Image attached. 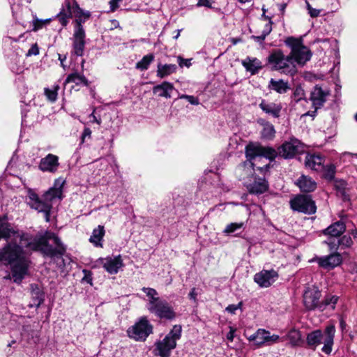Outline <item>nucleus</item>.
Instances as JSON below:
<instances>
[{"instance_id":"1","label":"nucleus","mask_w":357,"mask_h":357,"mask_svg":"<svg viewBox=\"0 0 357 357\" xmlns=\"http://www.w3.org/2000/svg\"><path fill=\"white\" fill-rule=\"evenodd\" d=\"M6 243L0 248V266H9L11 275L6 279L13 278L20 284L28 275L31 265L30 255L40 252L44 256L54 257L65 254L66 247L53 232L46 231L33 236L15 227L5 220L0 219V240Z\"/></svg>"},{"instance_id":"2","label":"nucleus","mask_w":357,"mask_h":357,"mask_svg":"<svg viewBox=\"0 0 357 357\" xmlns=\"http://www.w3.org/2000/svg\"><path fill=\"white\" fill-rule=\"evenodd\" d=\"M290 52L284 54L280 49L273 50L267 57V64L272 70L294 77L298 73V66H304L311 59L312 53L304 45L301 38L289 36L284 40Z\"/></svg>"},{"instance_id":"3","label":"nucleus","mask_w":357,"mask_h":357,"mask_svg":"<svg viewBox=\"0 0 357 357\" xmlns=\"http://www.w3.org/2000/svg\"><path fill=\"white\" fill-rule=\"evenodd\" d=\"M65 181L62 178L55 180L54 185L45 192L41 197L32 189L27 191V204L33 209L43 213L47 222L50 221V211L54 200L62 199V188Z\"/></svg>"},{"instance_id":"4","label":"nucleus","mask_w":357,"mask_h":357,"mask_svg":"<svg viewBox=\"0 0 357 357\" xmlns=\"http://www.w3.org/2000/svg\"><path fill=\"white\" fill-rule=\"evenodd\" d=\"M335 333V328L333 324L328 325L324 332L319 329L313 331L307 335V344L310 349L315 350L323 343L321 351L326 354H330L334 344Z\"/></svg>"},{"instance_id":"5","label":"nucleus","mask_w":357,"mask_h":357,"mask_svg":"<svg viewBox=\"0 0 357 357\" xmlns=\"http://www.w3.org/2000/svg\"><path fill=\"white\" fill-rule=\"evenodd\" d=\"M181 331L180 325H174L165 337L156 343V349L161 357L169 356L170 351L176 346V341L181 338Z\"/></svg>"},{"instance_id":"6","label":"nucleus","mask_w":357,"mask_h":357,"mask_svg":"<svg viewBox=\"0 0 357 357\" xmlns=\"http://www.w3.org/2000/svg\"><path fill=\"white\" fill-rule=\"evenodd\" d=\"M250 342H252L257 348L272 346L282 341L278 335L271 334L269 331L264 328H258L256 332L247 337Z\"/></svg>"},{"instance_id":"7","label":"nucleus","mask_w":357,"mask_h":357,"mask_svg":"<svg viewBox=\"0 0 357 357\" xmlns=\"http://www.w3.org/2000/svg\"><path fill=\"white\" fill-rule=\"evenodd\" d=\"M153 326L146 317H142L138 322L128 330V336L135 340H145L152 333Z\"/></svg>"},{"instance_id":"8","label":"nucleus","mask_w":357,"mask_h":357,"mask_svg":"<svg viewBox=\"0 0 357 357\" xmlns=\"http://www.w3.org/2000/svg\"><path fill=\"white\" fill-rule=\"evenodd\" d=\"M290 206L294 211L305 214H314L317 211L315 202L310 196L301 195L291 199Z\"/></svg>"},{"instance_id":"9","label":"nucleus","mask_w":357,"mask_h":357,"mask_svg":"<svg viewBox=\"0 0 357 357\" xmlns=\"http://www.w3.org/2000/svg\"><path fill=\"white\" fill-rule=\"evenodd\" d=\"M75 26L74 33L73 35L72 40H73V53L78 56H81L83 55L84 50L85 47V31L82 26V20H75Z\"/></svg>"},{"instance_id":"10","label":"nucleus","mask_w":357,"mask_h":357,"mask_svg":"<svg viewBox=\"0 0 357 357\" xmlns=\"http://www.w3.org/2000/svg\"><path fill=\"white\" fill-rule=\"evenodd\" d=\"M303 148V144L298 139L291 137L278 147V154L284 159H291L301 153Z\"/></svg>"},{"instance_id":"11","label":"nucleus","mask_w":357,"mask_h":357,"mask_svg":"<svg viewBox=\"0 0 357 357\" xmlns=\"http://www.w3.org/2000/svg\"><path fill=\"white\" fill-rule=\"evenodd\" d=\"M149 312L160 319L167 320H173L176 317L173 307L165 299H161Z\"/></svg>"},{"instance_id":"12","label":"nucleus","mask_w":357,"mask_h":357,"mask_svg":"<svg viewBox=\"0 0 357 357\" xmlns=\"http://www.w3.org/2000/svg\"><path fill=\"white\" fill-rule=\"evenodd\" d=\"M329 96V91L328 90H324L319 86H315L310 93V100L312 103V106L314 108V111L307 112L305 115L314 116L317 110L321 108L324 102L326 101L327 97Z\"/></svg>"},{"instance_id":"13","label":"nucleus","mask_w":357,"mask_h":357,"mask_svg":"<svg viewBox=\"0 0 357 357\" xmlns=\"http://www.w3.org/2000/svg\"><path fill=\"white\" fill-rule=\"evenodd\" d=\"M321 297V292L315 287H307L303 294V304L305 308L308 310H313L316 308L319 309L320 303L319 298Z\"/></svg>"},{"instance_id":"14","label":"nucleus","mask_w":357,"mask_h":357,"mask_svg":"<svg viewBox=\"0 0 357 357\" xmlns=\"http://www.w3.org/2000/svg\"><path fill=\"white\" fill-rule=\"evenodd\" d=\"M278 278V273L273 269L262 270L254 276L255 282L262 288L270 287Z\"/></svg>"},{"instance_id":"15","label":"nucleus","mask_w":357,"mask_h":357,"mask_svg":"<svg viewBox=\"0 0 357 357\" xmlns=\"http://www.w3.org/2000/svg\"><path fill=\"white\" fill-rule=\"evenodd\" d=\"M59 167V157L49 153L43 158L38 165V169L43 172L54 174L57 172Z\"/></svg>"},{"instance_id":"16","label":"nucleus","mask_w":357,"mask_h":357,"mask_svg":"<svg viewBox=\"0 0 357 357\" xmlns=\"http://www.w3.org/2000/svg\"><path fill=\"white\" fill-rule=\"evenodd\" d=\"M103 268L110 274H116L123 267V263L121 255L107 257L100 259Z\"/></svg>"},{"instance_id":"17","label":"nucleus","mask_w":357,"mask_h":357,"mask_svg":"<svg viewBox=\"0 0 357 357\" xmlns=\"http://www.w3.org/2000/svg\"><path fill=\"white\" fill-rule=\"evenodd\" d=\"M259 107L265 114L275 119L280 116L282 109L281 103L270 102L264 99L261 100Z\"/></svg>"},{"instance_id":"18","label":"nucleus","mask_w":357,"mask_h":357,"mask_svg":"<svg viewBox=\"0 0 357 357\" xmlns=\"http://www.w3.org/2000/svg\"><path fill=\"white\" fill-rule=\"evenodd\" d=\"M324 163L325 159L320 155L307 154L305 156V167L316 172H320L324 169Z\"/></svg>"},{"instance_id":"19","label":"nucleus","mask_w":357,"mask_h":357,"mask_svg":"<svg viewBox=\"0 0 357 357\" xmlns=\"http://www.w3.org/2000/svg\"><path fill=\"white\" fill-rule=\"evenodd\" d=\"M319 265L325 268H333L342 262V257L338 253L331 254L327 257L317 259Z\"/></svg>"},{"instance_id":"20","label":"nucleus","mask_w":357,"mask_h":357,"mask_svg":"<svg viewBox=\"0 0 357 357\" xmlns=\"http://www.w3.org/2000/svg\"><path fill=\"white\" fill-rule=\"evenodd\" d=\"M72 17V8L69 0H66L60 12L55 16L63 27L67 26Z\"/></svg>"},{"instance_id":"21","label":"nucleus","mask_w":357,"mask_h":357,"mask_svg":"<svg viewBox=\"0 0 357 357\" xmlns=\"http://www.w3.org/2000/svg\"><path fill=\"white\" fill-rule=\"evenodd\" d=\"M268 182L262 178H255L254 182L247 186L248 191L253 194L264 193L268 190Z\"/></svg>"},{"instance_id":"22","label":"nucleus","mask_w":357,"mask_h":357,"mask_svg":"<svg viewBox=\"0 0 357 357\" xmlns=\"http://www.w3.org/2000/svg\"><path fill=\"white\" fill-rule=\"evenodd\" d=\"M296 185L301 191L305 192H310L314 191L317 188V183L310 177L302 175L296 182Z\"/></svg>"},{"instance_id":"23","label":"nucleus","mask_w":357,"mask_h":357,"mask_svg":"<svg viewBox=\"0 0 357 357\" xmlns=\"http://www.w3.org/2000/svg\"><path fill=\"white\" fill-rule=\"evenodd\" d=\"M345 229L344 222L340 220L328 226L323 232L325 235H328L331 237H338L344 232Z\"/></svg>"},{"instance_id":"24","label":"nucleus","mask_w":357,"mask_h":357,"mask_svg":"<svg viewBox=\"0 0 357 357\" xmlns=\"http://www.w3.org/2000/svg\"><path fill=\"white\" fill-rule=\"evenodd\" d=\"M242 65L252 75L257 74L262 68V63L257 58L247 57L242 61Z\"/></svg>"},{"instance_id":"25","label":"nucleus","mask_w":357,"mask_h":357,"mask_svg":"<svg viewBox=\"0 0 357 357\" xmlns=\"http://www.w3.org/2000/svg\"><path fill=\"white\" fill-rule=\"evenodd\" d=\"M268 88L278 93H285L290 89V85L287 81L282 79L276 80L271 79L268 84Z\"/></svg>"},{"instance_id":"26","label":"nucleus","mask_w":357,"mask_h":357,"mask_svg":"<svg viewBox=\"0 0 357 357\" xmlns=\"http://www.w3.org/2000/svg\"><path fill=\"white\" fill-rule=\"evenodd\" d=\"M142 290L148 297V302L146 305V307L149 311L150 309L153 308L155 305H156L162 298L158 296V293L155 289L150 287H143Z\"/></svg>"},{"instance_id":"27","label":"nucleus","mask_w":357,"mask_h":357,"mask_svg":"<svg viewBox=\"0 0 357 357\" xmlns=\"http://www.w3.org/2000/svg\"><path fill=\"white\" fill-rule=\"evenodd\" d=\"M174 89V86L172 83L163 82L162 84L155 86L153 89V91L154 93H158L160 97L170 98L171 92Z\"/></svg>"},{"instance_id":"28","label":"nucleus","mask_w":357,"mask_h":357,"mask_svg":"<svg viewBox=\"0 0 357 357\" xmlns=\"http://www.w3.org/2000/svg\"><path fill=\"white\" fill-rule=\"evenodd\" d=\"M263 153L262 146L252 143L248 144L245 147V156L249 161L252 160L257 156H261Z\"/></svg>"},{"instance_id":"29","label":"nucleus","mask_w":357,"mask_h":357,"mask_svg":"<svg viewBox=\"0 0 357 357\" xmlns=\"http://www.w3.org/2000/svg\"><path fill=\"white\" fill-rule=\"evenodd\" d=\"M177 70L175 64H161L158 63L157 66V76L160 78H165L173 73Z\"/></svg>"},{"instance_id":"30","label":"nucleus","mask_w":357,"mask_h":357,"mask_svg":"<svg viewBox=\"0 0 357 357\" xmlns=\"http://www.w3.org/2000/svg\"><path fill=\"white\" fill-rule=\"evenodd\" d=\"M73 82L76 85H84V86H88L89 85V81L85 77L84 75L74 73H71L68 75L66 77L64 84H67L68 83Z\"/></svg>"},{"instance_id":"31","label":"nucleus","mask_w":357,"mask_h":357,"mask_svg":"<svg viewBox=\"0 0 357 357\" xmlns=\"http://www.w3.org/2000/svg\"><path fill=\"white\" fill-rule=\"evenodd\" d=\"M283 342L284 340H288L291 347L298 346L301 341V334L299 331L296 329L290 330L288 333L282 337Z\"/></svg>"},{"instance_id":"32","label":"nucleus","mask_w":357,"mask_h":357,"mask_svg":"<svg viewBox=\"0 0 357 357\" xmlns=\"http://www.w3.org/2000/svg\"><path fill=\"white\" fill-rule=\"evenodd\" d=\"M105 235V229L102 225H98L97 228L94 229L92 232L89 241L96 246H102L101 241Z\"/></svg>"},{"instance_id":"33","label":"nucleus","mask_w":357,"mask_h":357,"mask_svg":"<svg viewBox=\"0 0 357 357\" xmlns=\"http://www.w3.org/2000/svg\"><path fill=\"white\" fill-rule=\"evenodd\" d=\"M331 250H337L339 246L342 248H349L353 244L351 238L349 236L344 235L337 240V243L335 242H326Z\"/></svg>"},{"instance_id":"34","label":"nucleus","mask_w":357,"mask_h":357,"mask_svg":"<svg viewBox=\"0 0 357 357\" xmlns=\"http://www.w3.org/2000/svg\"><path fill=\"white\" fill-rule=\"evenodd\" d=\"M338 301L337 296L328 295L325 297L324 300L320 303V310H324L326 307H329L331 309H335V304Z\"/></svg>"},{"instance_id":"35","label":"nucleus","mask_w":357,"mask_h":357,"mask_svg":"<svg viewBox=\"0 0 357 357\" xmlns=\"http://www.w3.org/2000/svg\"><path fill=\"white\" fill-rule=\"evenodd\" d=\"M261 134L262 138L266 139H272L275 137V134L274 126L269 122H266L264 124V128Z\"/></svg>"},{"instance_id":"36","label":"nucleus","mask_w":357,"mask_h":357,"mask_svg":"<svg viewBox=\"0 0 357 357\" xmlns=\"http://www.w3.org/2000/svg\"><path fill=\"white\" fill-rule=\"evenodd\" d=\"M154 60V55L153 54H149L145 55L139 61L136 63V68L141 70H147L149 65Z\"/></svg>"},{"instance_id":"37","label":"nucleus","mask_w":357,"mask_h":357,"mask_svg":"<svg viewBox=\"0 0 357 357\" xmlns=\"http://www.w3.org/2000/svg\"><path fill=\"white\" fill-rule=\"evenodd\" d=\"M52 20V18H48L46 20H40V19H38L36 15H33V20H32V25H33L32 31H37L41 29L43 26L50 24Z\"/></svg>"},{"instance_id":"38","label":"nucleus","mask_w":357,"mask_h":357,"mask_svg":"<svg viewBox=\"0 0 357 357\" xmlns=\"http://www.w3.org/2000/svg\"><path fill=\"white\" fill-rule=\"evenodd\" d=\"M72 9L76 15V20H82V23L84 22L85 20L89 19L91 16V14L89 11L83 10L79 8V5L76 2H75L74 6Z\"/></svg>"},{"instance_id":"39","label":"nucleus","mask_w":357,"mask_h":357,"mask_svg":"<svg viewBox=\"0 0 357 357\" xmlns=\"http://www.w3.org/2000/svg\"><path fill=\"white\" fill-rule=\"evenodd\" d=\"M59 89V86L58 84L54 85L52 89H45V95L50 102H54L56 100Z\"/></svg>"},{"instance_id":"40","label":"nucleus","mask_w":357,"mask_h":357,"mask_svg":"<svg viewBox=\"0 0 357 357\" xmlns=\"http://www.w3.org/2000/svg\"><path fill=\"white\" fill-rule=\"evenodd\" d=\"M346 183L344 182L340 183L339 185H337V195L340 197L343 201H349V195L348 194V190L346 189Z\"/></svg>"},{"instance_id":"41","label":"nucleus","mask_w":357,"mask_h":357,"mask_svg":"<svg viewBox=\"0 0 357 357\" xmlns=\"http://www.w3.org/2000/svg\"><path fill=\"white\" fill-rule=\"evenodd\" d=\"M320 172H323L326 178L332 179L335 173V167L331 163L327 165L324 163V169L320 171Z\"/></svg>"},{"instance_id":"42","label":"nucleus","mask_w":357,"mask_h":357,"mask_svg":"<svg viewBox=\"0 0 357 357\" xmlns=\"http://www.w3.org/2000/svg\"><path fill=\"white\" fill-rule=\"evenodd\" d=\"M244 224L243 222H232L226 226L225 229L223 230V233L229 235L238 229H241L243 227Z\"/></svg>"},{"instance_id":"43","label":"nucleus","mask_w":357,"mask_h":357,"mask_svg":"<svg viewBox=\"0 0 357 357\" xmlns=\"http://www.w3.org/2000/svg\"><path fill=\"white\" fill-rule=\"evenodd\" d=\"M262 149H263L264 153H263V155H261V156H266V158H268L271 160H273L278 155H279L278 149L276 151L274 149L271 148V147H263V146H262Z\"/></svg>"},{"instance_id":"44","label":"nucleus","mask_w":357,"mask_h":357,"mask_svg":"<svg viewBox=\"0 0 357 357\" xmlns=\"http://www.w3.org/2000/svg\"><path fill=\"white\" fill-rule=\"evenodd\" d=\"M32 291L31 295L36 298L38 301V305H39L43 301V296L40 290L38 288L33 289V285H31Z\"/></svg>"},{"instance_id":"45","label":"nucleus","mask_w":357,"mask_h":357,"mask_svg":"<svg viewBox=\"0 0 357 357\" xmlns=\"http://www.w3.org/2000/svg\"><path fill=\"white\" fill-rule=\"evenodd\" d=\"M92 132L91 129L88 127H85L82 135H81V141L80 144H84L88 139L91 138Z\"/></svg>"},{"instance_id":"46","label":"nucleus","mask_w":357,"mask_h":357,"mask_svg":"<svg viewBox=\"0 0 357 357\" xmlns=\"http://www.w3.org/2000/svg\"><path fill=\"white\" fill-rule=\"evenodd\" d=\"M181 99H186L190 104L197 105L199 104V99L193 96L181 95L179 96Z\"/></svg>"},{"instance_id":"47","label":"nucleus","mask_w":357,"mask_h":357,"mask_svg":"<svg viewBox=\"0 0 357 357\" xmlns=\"http://www.w3.org/2000/svg\"><path fill=\"white\" fill-rule=\"evenodd\" d=\"M306 8L308 10V13L312 17H317L320 14V10L313 8L308 1H306Z\"/></svg>"},{"instance_id":"48","label":"nucleus","mask_w":357,"mask_h":357,"mask_svg":"<svg viewBox=\"0 0 357 357\" xmlns=\"http://www.w3.org/2000/svg\"><path fill=\"white\" fill-rule=\"evenodd\" d=\"M304 91L301 87H296L294 92V98L296 102H298L303 98Z\"/></svg>"},{"instance_id":"49","label":"nucleus","mask_w":357,"mask_h":357,"mask_svg":"<svg viewBox=\"0 0 357 357\" xmlns=\"http://www.w3.org/2000/svg\"><path fill=\"white\" fill-rule=\"evenodd\" d=\"M242 303L240 302L236 305L232 304L229 305L226 307V311L228 312L230 314H234L236 313V311L238 309H240L241 307Z\"/></svg>"},{"instance_id":"50","label":"nucleus","mask_w":357,"mask_h":357,"mask_svg":"<svg viewBox=\"0 0 357 357\" xmlns=\"http://www.w3.org/2000/svg\"><path fill=\"white\" fill-rule=\"evenodd\" d=\"M177 61L181 68L183 66L190 67L191 65L190 60L185 59L180 56L177 57Z\"/></svg>"},{"instance_id":"51","label":"nucleus","mask_w":357,"mask_h":357,"mask_svg":"<svg viewBox=\"0 0 357 357\" xmlns=\"http://www.w3.org/2000/svg\"><path fill=\"white\" fill-rule=\"evenodd\" d=\"M82 272L84 275L82 280L91 284H92V273H91V272L89 271H87L86 269H84Z\"/></svg>"},{"instance_id":"52","label":"nucleus","mask_w":357,"mask_h":357,"mask_svg":"<svg viewBox=\"0 0 357 357\" xmlns=\"http://www.w3.org/2000/svg\"><path fill=\"white\" fill-rule=\"evenodd\" d=\"M272 24L273 22L271 21V20H269V22L265 25L264 29L262 31V33L266 36L269 35L272 31Z\"/></svg>"},{"instance_id":"53","label":"nucleus","mask_w":357,"mask_h":357,"mask_svg":"<svg viewBox=\"0 0 357 357\" xmlns=\"http://www.w3.org/2000/svg\"><path fill=\"white\" fill-rule=\"evenodd\" d=\"M213 0H199L197 6H206V7H211V3Z\"/></svg>"},{"instance_id":"54","label":"nucleus","mask_w":357,"mask_h":357,"mask_svg":"<svg viewBox=\"0 0 357 357\" xmlns=\"http://www.w3.org/2000/svg\"><path fill=\"white\" fill-rule=\"evenodd\" d=\"M122 0H110L109 5L111 11L116 10L119 7V3Z\"/></svg>"},{"instance_id":"55","label":"nucleus","mask_w":357,"mask_h":357,"mask_svg":"<svg viewBox=\"0 0 357 357\" xmlns=\"http://www.w3.org/2000/svg\"><path fill=\"white\" fill-rule=\"evenodd\" d=\"M39 54V50L36 44L33 45L31 48L28 51L27 55H37Z\"/></svg>"},{"instance_id":"56","label":"nucleus","mask_w":357,"mask_h":357,"mask_svg":"<svg viewBox=\"0 0 357 357\" xmlns=\"http://www.w3.org/2000/svg\"><path fill=\"white\" fill-rule=\"evenodd\" d=\"M266 38V36L264 35L263 33L260 36H252L251 38H252L256 42L261 43L265 38Z\"/></svg>"},{"instance_id":"57","label":"nucleus","mask_w":357,"mask_h":357,"mask_svg":"<svg viewBox=\"0 0 357 357\" xmlns=\"http://www.w3.org/2000/svg\"><path fill=\"white\" fill-rule=\"evenodd\" d=\"M197 293L196 292V289L194 287L191 289L190 292L189 293V298L192 300L193 301H197Z\"/></svg>"},{"instance_id":"58","label":"nucleus","mask_w":357,"mask_h":357,"mask_svg":"<svg viewBox=\"0 0 357 357\" xmlns=\"http://www.w3.org/2000/svg\"><path fill=\"white\" fill-rule=\"evenodd\" d=\"M94 112H95V110H93V112L90 115V116L93 118L92 122L96 123L97 124L100 125L101 124V119L100 118L98 119L95 116Z\"/></svg>"},{"instance_id":"59","label":"nucleus","mask_w":357,"mask_h":357,"mask_svg":"<svg viewBox=\"0 0 357 357\" xmlns=\"http://www.w3.org/2000/svg\"><path fill=\"white\" fill-rule=\"evenodd\" d=\"M234 337V331L230 330V331L227 335V338L231 342L233 341Z\"/></svg>"},{"instance_id":"60","label":"nucleus","mask_w":357,"mask_h":357,"mask_svg":"<svg viewBox=\"0 0 357 357\" xmlns=\"http://www.w3.org/2000/svg\"><path fill=\"white\" fill-rule=\"evenodd\" d=\"M237 170H238V172H246L248 169H246L245 165L244 164V165L238 167Z\"/></svg>"},{"instance_id":"61","label":"nucleus","mask_w":357,"mask_h":357,"mask_svg":"<svg viewBox=\"0 0 357 357\" xmlns=\"http://www.w3.org/2000/svg\"><path fill=\"white\" fill-rule=\"evenodd\" d=\"M262 10H263V14L261 15V17L264 18L266 20H268L269 21V20H271V18L268 16L265 15L266 10L264 8H263Z\"/></svg>"},{"instance_id":"62","label":"nucleus","mask_w":357,"mask_h":357,"mask_svg":"<svg viewBox=\"0 0 357 357\" xmlns=\"http://www.w3.org/2000/svg\"><path fill=\"white\" fill-rule=\"evenodd\" d=\"M354 238H357V229H353L351 232Z\"/></svg>"},{"instance_id":"63","label":"nucleus","mask_w":357,"mask_h":357,"mask_svg":"<svg viewBox=\"0 0 357 357\" xmlns=\"http://www.w3.org/2000/svg\"><path fill=\"white\" fill-rule=\"evenodd\" d=\"M269 168V165H265L264 167H259V170H260L261 172H263L264 170H267Z\"/></svg>"},{"instance_id":"64","label":"nucleus","mask_w":357,"mask_h":357,"mask_svg":"<svg viewBox=\"0 0 357 357\" xmlns=\"http://www.w3.org/2000/svg\"><path fill=\"white\" fill-rule=\"evenodd\" d=\"M180 32H181V30H179V29H178V30H177V33L176 34V36H174V39H176H176H178V37H179V36H180Z\"/></svg>"}]
</instances>
